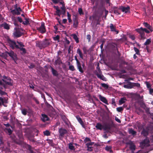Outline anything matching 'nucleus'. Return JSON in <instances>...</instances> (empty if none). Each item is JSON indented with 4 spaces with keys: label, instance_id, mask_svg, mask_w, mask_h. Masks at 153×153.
<instances>
[{
    "label": "nucleus",
    "instance_id": "1",
    "mask_svg": "<svg viewBox=\"0 0 153 153\" xmlns=\"http://www.w3.org/2000/svg\"><path fill=\"white\" fill-rule=\"evenodd\" d=\"M114 125L113 122L111 120H109L108 123L105 124L103 125H102L100 123H97L96 124L95 127L97 129L100 130H101L102 129L104 131L109 130L111 129Z\"/></svg>",
    "mask_w": 153,
    "mask_h": 153
},
{
    "label": "nucleus",
    "instance_id": "2",
    "mask_svg": "<svg viewBox=\"0 0 153 153\" xmlns=\"http://www.w3.org/2000/svg\"><path fill=\"white\" fill-rule=\"evenodd\" d=\"M7 42L9 46L12 49H18V48H19V46L16 44L17 43H16L15 41L8 39H7Z\"/></svg>",
    "mask_w": 153,
    "mask_h": 153
},
{
    "label": "nucleus",
    "instance_id": "3",
    "mask_svg": "<svg viewBox=\"0 0 153 153\" xmlns=\"http://www.w3.org/2000/svg\"><path fill=\"white\" fill-rule=\"evenodd\" d=\"M5 53L8 54L12 59L14 61V62L16 63V61L18 59L17 56V54L14 53V51L11 50L10 52L7 51H5Z\"/></svg>",
    "mask_w": 153,
    "mask_h": 153
},
{
    "label": "nucleus",
    "instance_id": "4",
    "mask_svg": "<svg viewBox=\"0 0 153 153\" xmlns=\"http://www.w3.org/2000/svg\"><path fill=\"white\" fill-rule=\"evenodd\" d=\"M14 30V31L13 33V35L14 37L18 38L22 35V33L21 32L19 28L15 27Z\"/></svg>",
    "mask_w": 153,
    "mask_h": 153
},
{
    "label": "nucleus",
    "instance_id": "5",
    "mask_svg": "<svg viewBox=\"0 0 153 153\" xmlns=\"http://www.w3.org/2000/svg\"><path fill=\"white\" fill-rule=\"evenodd\" d=\"M135 30L140 34L141 38L142 39H146L145 32L143 28L141 27L140 28L136 29H135Z\"/></svg>",
    "mask_w": 153,
    "mask_h": 153
},
{
    "label": "nucleus",
    "instance_id": "6",
    "mask_svg": "<svg viewBox=\"0 0 153 153\" xmlns=\"http://www.w3.org/2000/svg\"><path fill=\"white\" fill-rule=\"evenodd\" d=\"M149 138L146 137V138L140 143V145L142 148H143L145 146H149Z\"/></svg>",
    "mask_w": 153,
    "mask_h": 153
},
{
    "label": "nucleus",
    "instance_id": "7",
    "mask_svg": "<svg viewBox=\"0 0 153 153\" xmlns=\"http://www.w3.org/2000/svg\"><path fill=\"white\" fill-rule=\"evenodd\" d=\"M37 30L41 33H45L46 31L45 23L42 22L41 23V26L37 28Z\"/></svg>",
    "mask_w": 153,
    "mask_h": 153
},
{
    "label": "nucleus",
    "instance_id": "8",
    "mask_svg": "<svg viewBox=\"0 0 153 153\" xmlns=\"http://www.w3.org/2000/svg\"><path fill=\"white\" fill-rule=\"evenodd\" d=\"M119 9L121 10L122 12H124L125 13H130V7L128 6H127V7L120 6L119 7Z\"/></svg>",
    "mask_w": 153,
    "mask_h": 153
},
{
    "label": "nucleus",
    "instance_id": "9",
    "mask_svg": "<svg viewBox=\"0 0 153 153\" xmlns=\"http://www.w3.org/2000/svg\"><path fill=\"white\" fill-rule=\"evenodd\" d=\"M59 137L60 138H62L65 134L68 133L67 130L65 129L61 128L59 130Z\"/></svg>",
    "mask_w": 153,
    "mask_h": 153
},
{
    "label": "nucleus",
    "instance_id": "10",
    "mask_svg": "<svg viewBox=\"0 0 153 153\" xmlns=\"http://www.w3.org/2000/svg\"><path fill=\"white\" fill-rule=\"evenodd\" d=\"M17 43L18 44L20 47L19 48H18V49H19L20 50L22 51V52L21 53L22 54H25L26 53V50L25 48H23V47H25V45L23 44V43L17 41Z\"/></svg>",
    "mask_w": 153,
    "mask_h": 153
},
{
    "label": "nucleus",
    "instance_id": "11",
    "mask_svg": "<svg viewBox=\"0 0 153 153\" xmlns=\"http://www.w3.org/2000/svg\"><path fill=\"white\" fill-rule=\"evenodd\" d=\"M18 9H14L12 10L10 9L11 13L14 15H19L20 14V12L22 11V10L20 7H19Z\"/></svg>",
    "mask_w": 153,
    "mask_h": 153
},
{
    "label": "nucleus",
    "instance_id": "12",
    "mask_svg": "<svg viewBox=\"0 0 153 153\" xmlns=\"http://www.w3.org/2000/svg\"><path fill=\"white\" fill-rule=\"evenodd\" d=\"M150 128V126H148L146 127L145 128H143L141 132V134L145 137L148 136Z\"/></svg>",
    "mask_w": 153,
    "mask_h": 153
},
{
    "label": "nucleus",
    "instance_id": "13",
    "mask_svg": "<svg viewBox=\"0 0 153 153\" xmlns=\"http://www.w3.org/2000/svg\"><path fill=\"white\" fill-rule=\"evenodd\" d=\"M2 80L6 85H8L10 86H12L13 85V81L10 78H8L7 80L2 79Z\"/></svg>",
    "mask_w": 153,
    "mask_h": 153
},
{
    "label": "nucleus",
    "instance_id": "14",
    "mask_svg": "<svg viewBox=\"0 0 153 153\" xmlns=\"http://www.w3.org/2000/svg\"><path fill=\"white\" fill-rule=\"evenodd\" d=\"M50 44V43L49 42L47 39H45V40L42 44H39V47L42 46L45 47L48 46Z\"/></svg>",
    "mask_w": 153,
    "mask_h": 153
},
{
    "label": "nucleus",
    "instance_id": "15",
    "mask_svg": "<svg viewBox=\"0 0 153 153\" xmlns=\"http://www.w3.org/2000/svg\"><path fill=\"white\" fill-rule=\"evenodd\" d=\"M73 27L74 28H76L78 25V21L77 18L75 16V18L73 19Z\"/></svg>",
    "mask_w": 153,
    "mask_h": 153
},
{
    "label": "nucleus",
    "instance_id": "16",
    "mask_svg": "<svg viewBox=\"0 0 153 153\" xmlns=\"http://www.w3.org/2000/svg\"><path fill=\"white\" fill-rule=\"evenodd\" d=\"M53 8L56 9V13L54 14L55 15H57L59 17H60L61 14V12L60 10L59 9V7L58 6H53Z\"/></svg>",
    "mask_w": 153,
    "mask_h": 153
},
{
    "label": "nucleus",
    "instance_id": "17",
    "mask_svg": "<svg viewBox=\"0 0 153 153\" xmlns=\"http://www.w3.org/2000/svg\"><path fill=\"white\" fill-rule=\"evenodd\" d=\"M99 98L101 101L102 102L107 105H108V104L107 100L105 97H103L100 94L99 95Z\"/></svg>",
    "mask_w": 153,
    "mask_h": 153
},
{
    "label": "nucleus",
    "instance_id": "18",
    "mask_svg": "<svg viewBox=\"0 0 153 153\" xmlns=\"http://www.w3.org/2000/svg\"><path fill=\"white\" fill-rule=\"evenodd\" d=\"M109 27L111 32L114 31L116 32V34H117L119 33V31L118 30H117L116 29L115 26H114L111 23L110 24Z\"/></svg>",
    "mask_w": 153,
    "mask_h": 153
},
{
    "label": "nucleus",
    "instance_id": "19",
    "mask_svg": "<svg viewBox=\"0 0 153 153\" xmlns=\"http://www.w3.org/2000/svg\"><path fill=\"white\" fill-rule=\"evenodd\" d=\"M76 118L79 123L82 126L83 128H85V125L82 120V119L80 117L79 115H77L76 116Z\"/></svg>",
    "mask_w": 153,
    "mask_h": 153
},
{
    "label": "nucleus",
    "instance_id": "20",
    "mask_svg": "<svg viewBox=\"0 0 153 153\" xmlns=\"http://www.w3.org/2000/svg\"><path fill=\"white\" fill-rule=\"evenodd\" d=\"M143 25L145 27H146L149 30H150V31L151 32H152L153 31V28L148 23L146 22H144L143 23Z\"/></svg>",
    "mask_w": 153,
    "mask_h": 153
},
{
    "label": "nucleus",
    "instance_id": "21",
    "mask_svg": "<svg viewBox=\"0 0 153 153\" xmlns=\"http://www.w3.org/2000/svg\"><path fill=\"white\" fill-rule=\"evenodd\" d=\"M1 27H3L4 29L9 30L10 29V25L5 22H4L0 25Z\"/></svg>",
    "mask_w": 153,
    "mask_h": 153
},
{
    "label": "nucleus",
    "instance_id": "22",
    "mask_svg": "<svg viewBox=\"0 0 153 153\" xmlns=\"http://www.w3.org/2000/svg\"><path fill=\"white\" fill-rule=\"evenodd\" d=\"M96 74L98 78H99L103 81H106V78L102 74H99L97 72V73H96Z\"/></svg>",
    "mask_w": 153,
    "mask_h": 153
},
{
    "label": "nucleus",
    "instance_id": "23",
    "mask_svg": "<svg viewBox=\"0 0 153 153\" xmlns=\"http://www.w3.org/2000/svg\"><path fill=\"white\" fill-rule=\"evenodd\" d=\"M51 72L53 76H58L59 75L58 72L52 67L51 66Z\"/></svg>",
    "mask_w": 153,
    "mask_h": 153
},
{
    "label": "nucleus",
    "instance_id": "24",
    "mask_svg": "<svg viewBox=\"0 0 153 153\" xmlns=\"http://www.w3.org/2000/svg\"><path fill=\"white\" fill-rule=\"evenodd\" d=\"M77 67L78 69L79 70V71L81 73H83L84 71L82 69L81 67V65L80 62L76 64Z\"/></svg>",
    "mask_w": 153,
    "mask_h": 153
},
{
    "label": "nucleus",
    "instance_id": "25",
    "mask_svg": "<svg viewBox=\"0 0 153 153\" xmlns=\"http://www.w3.org/2000/svg\"><path fill=\"white\" fill-rule=\"evenodd\" d=\"M42 120L43 121L45 122L46 121L48 120L49 118L47 115L45 114H42Z\"/></svg>",
    "mask_w": 153,
    "mask_h": 153
},
{
    "label": "nucleus",
    "instance_id": "26",
    "mask_svg": "<svg viewBox=\"0 0 153 153\" xmlns=\"http://www.w3.org/2000/svg\"><path fill=\"white\" fill-rule=\"evenodd\" d=\"M145 13L146 14V15L147 16L148 15H151L153 14V9H151L150 8H149L147 10V13H146V10L145 11Z\"/></svg>",
    "mask_w": 153,
    "mask_h": 153
},
{
    "label": "nucleus",
    "instance_id": "27",
    "mask_svg": "<svg viewBox=\"0 0 153 153\" xmlns=\"http://www.w3.org/2000/svg\"><path fill=\"white\" fill-rule=\"evenodd\" d=\"M76 53L77 54H79L80 57L81 59H83V54L82 52V51L80 50V49L79 48H78L77 49V50L76 51Z\"/></svg>",
    "mask_w": 153,
    "mask_h": 153
},
{
    "label": "nucleus",
    "instance_id": "28",
    "mask_svg": "<svg viewBox=\"0 0 153 153\" xmlns=\"http://www.w3.org/2000/svg\"><path fill=\"white\" fill-rule=\"evenodd\" d=\"M114 12L115 14L117 15H120L121 13L119 11V8L117 7H114Z\"/></svg>",
    "mask_w": 153,
    "mask_h": 153
},
{
    "label": "nucleus",
    "instance_id": "29",
    "mask_svg": "<svg viewBox=\"0 0 153 153\" xmlns=\"http://www.w3.org/2000/svg\"><path fill=\"white\" fill-rule=\"evenodd\" d=\"M124 88L127 89H131L133 88L132 86V82H129V83L127 85H124L123 86Z\"/></svg>",
    "mask_w": 153,
    "mask_h": 153
},
{
    "label": "nucleus",
    "instance_id": "30",
    "mask_svg": "<svg viewBox=\"0 0 153 153\" xmlns=\"http://www.w3.org/2000/svg\"><path fill=\"white\" fill-rule=\"evenodd\" d=\"M127 100L126 99L125 97H123L121 98L119 100V103L120 105H121L124 103Z\"/></svg>",
    "mask_w": 153,
    "mask_h": 153
},
{
    "label": "nucleus",
    "instance_id": "31",
    "mask_svg": "<svg viewBox=\"0 0 153 153\" xmlns=\"http://www.w3.org/2000/svg\"><path fill=\"white\" fill-rule=\"evenodd\" d=\"M73 143H69L68 144V148L71 150H75V149L74 146H73Z\"/></svg>",
    "mask_w": 153,
    "mask_h": 153
},
{
    "label": "nucleus",
    "instance_id": "32",
    "mask_svg": "<svg viewBox=\"0 0 153 153\" xmlns=\"http://www.w3.org/2000/svg\"><path fill=\"white\" fill-rule=\"evenodd\" d=\"M128 132L130 134H131L133 136L136 135L137 133V132L132 128L129 129Z\"/></svg>",
    "mask_w": 153,
    "mask_h": 153
},
{
    "label": "nucleus",
    "instance_id": "33",
    "mask_svg": "<svg viewBox=\"0 0 153 153\" xmlns=\"http://www.w3.org/2000/svg\"><path fill=\"white\" fill-rule=\"evenodd\" d=\"M56 58L57 59L55 61L56 64H60L62 63V62L61 59L58 56H56Z\"/></svg>",
    "mask_w": 153,
    "mask_h": 153
},
{
    "label": "nucleus",
    "instance_id": "34",
    "mask_svg": "<svg viewBox=\"0 0 153 153\" xmlns=\"http://www.w3.org/2000/svg\"><path fill=\"white\" fill-rule=\"evenodd\" d=\"M12 20L13 21V24L14 25L16 26H19V25L18 24V22L17 20H16L15 17H12Z\"/></svg>",
    "mask_w": 153,
    "mask_h": 153
},
{
    "label": "nucleus",
    "instance_id": "35",
    "mask_svg": "<svg viewBox=\"0 0 153 153\" xmlns=\"http://www.w3.org/2000/svg\"><path fill=\"white\" fill-rule=\"evenodd\" d=\"M26 148L30 152V153H34V152L32 150V148L31 146L27 144L26 146Z\"/></svg>",
    "mask_w": 153,
    "mask_h": 153
},
{
    "label": "nucleus",
    "instance_id": "36",
    "mask_svg": "<svg viewBox=\"0 0 153 153\" xmlns=\"http://www.w3.org/2000/svg\"><path fill=\"white\" fill-rule=\"evenodd\" d=\"M25 22L23 21L22 24H23L24 25H26L30 24V23L29 21V20L30 19H29L25 18Z\"/></svg>",
    "mask_w": 153,
    "mask_h": 153
},
{
    "label": "nucleus",
    "instance_id": "37",
    "mask_svg": "<svg viewBox=\"0 0 153 153\" xmlns=\"http://www.w3.org/2000/svg\"><path fill=\"white\" fill-rule=\"evenodd\" d=\"M132 85L133 88L134 87H137V88H140V84L138 83L132 82Z\"/></svg>",
    "mask_w": 153,
    "mask_h": 153
},
{
    "label": "nucleus",
    "instance_id": "38",
    "mask_svg": "<svg viewBox=\"0 0 153 153\" xmlns=\"http://www.w3.org/2000/svg\"><path fill=\"white\" fill-rule=\"evenodd\" d=\"M129 148L131 150H134L135 149V145L132 143H130Z\"/></svg>",
    "mask_w": 153,
    "mask_h": 153
},
{
    "label": "nucleus",
    "instance_id": "39",
    "mask_svg": "<svg viewBox=\"0 0 153 153\" xmlns=\"http://www.w3.org/2000/svg\"><path fill=\"white\" fill-rule=\"evenodd\" d=\"M73 36L74 39L75 41L77 43H78L79 42V38L77 37L76 35L75 34H74L72 35Z\"/></svg>",
    "mask_w": 153,
    "mask_h": 153
},
{
    "label": "nucleus",
    "instance_id": "40",
    "mask_svg": "<svg viewBox=\"0 0 153 153\" xmlns=\"http://www.w3.org/2000/svg\"><path fill=\"white\" fill-rule=\"evenodd\" d=\"M4 131L7 132L9 135L11 134L12 132V131L10 128H6L4 129Z\"/></svg>",
    "mask_w": 153,
    "mask_h": 153
},
{
    "label": "nucleus",
    "instance_id": "41",
    "mask_svg": "<svg viewBox=\"0 0 153 153\" xmlns=\"http://www.w3.org/2000/svg\"><path fill=\"white\" fill-rule=\"evenodd\" d=\"M47 140L48 141V143L52 147L54 146V144L53 143V141L52 140L49 139Z\"/></svg>",
    "mask_w": 153,
    "mask_h": 153
},
{
    "label": "nucleus",
    "instance_id": "42",
    "mask_svg": "<svg viewBox=\"0 0 153 153\" xmlns=\"http://www.w3.org/2000/svg\"><path fill=\"white\" fill-rule=\"evenodd\" d=\"M67 14L68 16V22L70 23L71 22L72 20L71 19V15L70 14H69V13L68 12H67Z\"/></svg>",
    "mask_w": 153,
    "mask_h": 153
},
{
    "label": "nucleus",
    "instance_id": "43",
    "mask_svg": "<svg viewBox=\"0 0 153 153\" xmlns=\"http://www.w3.org/2000/svg\"><path fill=\"white\" fill-rule=\"evenodd\" d=\"M43 134L45 135L49 136L50 135V133L49 131L46 130L43 131Z\"/></svg>",
    "mask_w": 153,
    "mask_h": 153
},
{
    "label": "nucleus",
    "instance_id": "44",
    "mask_svg": "<svg viewBox=\"0 0 153 153\" xmlns=\"http://www.w3.org/2000/svg\"><path fill=\"white\" fill-rule=\"evenodd\" d=\"M151 42V39H148L146 40V42L144 43V45H149Z\"/></svg>",
    "mask_w": 153,
    "mask_h": 153
},
{
    "label": "nucleus",
    "instance_id": "45",
    "mask_svg": "<svg viewBox=\"0 0 153 153\" xmlns=\"http://www.w3.org/2000/svg\"><path fill=\"white\" fill-rule=\"evenodd\" d=\"M134 51L136 52V54H137L138 55H140L139 50L138 49L135 47H134Z\"/></svg>",
    "mask_w": 153,
    "mask_h": 153
},
{
    "label": "nucleus",
    "instance_id": "46",
    "mask_svg": "<svg viewBox=\"0 0 153 153\" xmlns=\"http://www.w3.org/2000/svg\"><path fill=\"white\" fill-rule=\"evenodd\" d=\"M27 109L26 108H24L22 109V113L23 115H25L27 114Z\"/></svg>",
    "mask_w": 153,
    "mask_h": 153
},
{
    "label": "nucleus",
    "instance_id": "47",
    "mask_svg": "<svg viewBox=\"0 0 153 153\" xmlns=\"http://www.w3.org/2000/svg\"><path fill=\"white\" fill-rule=\"evenodd\" d=\"M82 49L84 54H86L87 52L88 51L87 50V48L85 47H83Z\"/></svg>",
    "mask_w": 153,
    "mask_h": 153
},
{
    "label": "nucleus",
    "instance_id": "48",
    "mask_svg": "<svg viewBox=\"0 0 153 153\" xmlns=\"http://www.w3.org/2000/svg\"><path fill=\"white\" fill-rule=\"evenodd\" d=\"M79 14L80 15L84 14V13L83 12L82 10V8H80L78 9V10Z\"/></svg>",
    "mask_w": 153,
    "mask_h": 153
},
{
    "label": "nucleus",
    "instance_id": "49",
    "mask_svg": "<svg viewBox=\"0 0 153 153\" xmlns=\"http://www.w3.org/2000/svg\"><path fill=\"white\" fill-rule=\"evenodd\" d=\"M2 80H0V85H2L3 87L5 89L7 88V86L4 84V83H3L2 81Z\"/></svg>",
    "mask_w": 153,
    "mask_h": 153
},
{
    "label": "nucleus",
    "instance_id": "50",
    "mask_svg": "<svg viewBox=\"0 0 153 153\" xmlns=\"http://www.w3.org/2000/svg\"><path fill=\"white\" fill-rule=\"evenodd\" d=\"M97 69L98 72L100 73H101L102 74V72L101 71V70L100 69V66H99V64L98 63H97Z\"/></svg>",
    "mask_w": 153,
    "mask_h": 153
},
{
    "label": "nucleus",
    "instance_id": "51",
    "mask_svg": "<svg viewBox=\"0 0 153 153\" xmlns=\"http://www.w3.org/2000/svg\"><path fill=\"white\" fill-rule=\"evenodd\" d=\"M138 129L140 130L142 129L143 128V125L140 123L137 126Z\"/></svg>",
    "mask_w": 153,
    "mask_h": 153
},
{
    "label": "nucleus",
    "instance_id": "52",
    "mask_svg": "<svg viewBox=\"0 0 153 153\" xmlns=\"http://www.w3.org/2000/svg\"><path fill=\"white\" fill-rule=\"evenodd\" d=\"M60 38V36L59 35H57L55 37H53V39L54 41H58Z\"/></svg>",
    "mask_w": 153,
    "mask_h": 153
},
{
    "label": "nucleus",
    "instance_id": "53",
    "mask_svg": "<svg viewBox=\"0 0 153 153\" xmlns=\"http://www.w3.org/2000/svg\"><path fill=\"white\" fill-rule=\"evenodd\" d=\"M69 69L70 70L72 71H74L75 70L74 66L73 65L69 66Z\"/></svg>",
    "mask_w": 153,
    "mask_h": 153
},
{
    "label": "nucleus",
    "instance_id": "54",
    "mask_svg": "<svg viewBox=\"0 0 153 153\" xmlns=\"http://www.w3.org/2000/svg\"><path fill=\"white\" fill-rule=\"evenodd\" d=\"M4 100L1 97H0V105H4Z\"/></svg>",
    "mask_w": 153,
    "mask_h": 153
},
{
    "label": "nucleus",
    "instance_id": "55",
    "mask_svg": "<svg viewBox=\"0 0 153 153\" xmlns=\"http://www.w3.org/2000/svg\"><path fill=\"white\" fill-rule=\"evenodd\" d=\"M53 3L55 4H57L59 3L60 1H62V0H51Z\"/></svg>",
    "mask_w": 153,
    "mask_h": 153
},
{
    "label": "nucleus",
    "instance_id": "56",
    "mask_svg": "<svg viewBox=\"0 0 153 153\" xmlns=\"http://www.w3.org/2000/svg\"><path fill=\"white\" fill-rule=\"evenodd\" d=\"M101 85L102 87L105 88H108V85L105 83H101Z\"/></svg>",
    "mask_w": 153,
    "mask_h": 153
},
{
    "label": "nucleus",
    "instance_id": "57",
    "mask_svg": "<svg viewBox=\"0 0 153 153\" xmlns=\"http://www.w3.org/2000/svg\"><path fill=\"white\" fill-rule=\"evenodd\" d=\"M17 19L18 20V21L20 23H23V21L22 20V18L19 16H18L17 17Z\"/></svg>",
    "mask_w": 153,
    "mask_h": 153
},
{
    "label": "nucleus",
    "instance_id": "58",
    "mask_svg": "<svg viewBox=\"0 0 153 153\" xmlns=\"http://www.w3.org/2000/svg\"><path fill=\"white\" fill-rule=\"evenodd\" d=\"M145 83L146 84V86H147V87L148 88H151V85L149 83V82H145Z\"/></svg>",
    "mask_w": 153,
    "mask_h": 153
},
{
    "label": "nucleus",
    "instance_id": "59",
    "mask_svg": "<svg viewBox=\"0 0 153 153\" xmlns=\"http://www.w3.org/2000/svg\"><path fill=\"white\" fill-rule=\"evenodd\" d=\"M117 111L119 112H120L123 110V108L122 107H119L117 108Z\"/></svg>",
    "mask_w": 153,
    "mask_h": 153
},
{
    "label": "nucleus",
    "instance_id": "60",
    "mask_svg": "<svg viewBox=\"0 0 153 153\" xmlns=\"http://www.w3.org/2000/svg\"><path fill=\"white\" fill-rule=\"evenodd\" d=\"M111 146H106L105 148V150L107 151H109L111 149Z\"/></svg>",
    "mask_w": 153,
    "mask_h": 153
},
{
    "label": "nucleus",
    "instance_id": "61",
    "mask_svg": "<svg viewBox=\"0 0 153 153\" xmlns=\"http://www.w3.org/2000/svg\"><path fill=\"white\" fill-rule=\"evenodd\" d=\"M91 36L89 34H88L87 36V39H88V42H90L91 41Z\"/></svg>",
    "mask_w": 153,
    "mask_h": 153
},
{
    "label": "nucleus",
    "instance_id": "62",
    "mask_svg": "<svg viewBox=\"0 0 153 153\" xmlns=\"http://www.w3.org/2000/svg\"><path fill=\"white\" fill-rule=\"evenodd\" d=\"M91 140L88 137H86L85 138V139L84 140V142L85 143H86L87 142L90 141L91 142Z\"/></svg>",
    "mask_w": 153,
    "mask_h": 153
},
{
    "label": "nucleus",
    "instance_id": "63",
    "mask_svg": "<svg viewBox=\"0 0 153 153\" xmlns=\"http://www.w3.org/2000/svg\"><path fill=\"white\" fill-rule=\"evenodd\" d=\"M129 37L132 40H134L135 39V36L133 35H131L129 36Z\"/></svg>",
    "mask_w": 153,
    "mask_h": 153
},
{
    "label": "nucleus",
    "instance_id": "64",
    "mask_svg": "<svg viewBox=\"0 0 153 153\" xmlns=\"http://www.w3.org/2000/svg\"><path fill=\"white\" fill-rule=\"evenodd\" d=\"M94 144V142H90V143H87L86 145L87 146H91L93 145Z\"/></svg>",
    "mask_w": 153,
    "mask_h": 153
}]
</instances>
